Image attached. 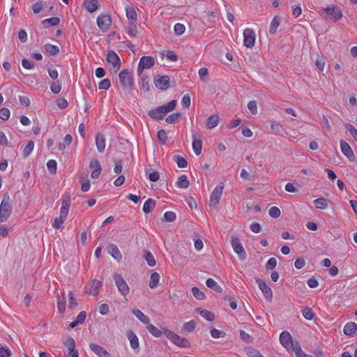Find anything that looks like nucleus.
Wrapping results in <instances>:
<instances>
[{
	"mask_svg": "<svg viewBox=\"0 0 357 357\" xmlns=\"http://www.w3.org/2000/svg\"><path fill=\"white\" fill-rule=\"evenodd\" d=\"M127 337L130 341V347L132 349L139 348V339L137 336L132 331H128L126 333Z\"/></svg>",
	"mask_w": 357,
	"mask_h": 357,
	"instance_id": "4be33fe9",
	"label": "nucleus"
},
{
	"mask_svg": "<svg viewBox=\"0 0 357 357\" xmlns=\"http://www.w3.org/2000/svg\"><path fill=\"white\" fill-rule=\"evenodd\" d=\"M61 89V84L59 81L54 82L50 85V90L54 94H58Z\"/></svg>",
	"mask_w": 357,
	"mask_h": 357,
	"instance_id": "8fccbe9b",
	"label": "nucleus"
},
{
	"mask_svg": "<svg viewBox=\"0 0 357 357\" xmlns=\"http://www.w3.org/2000/svg\"><path fill=\"white\" fill-rule=\"evenodd\" d=\"M340 148H341V151H342V153L346 157H347L351 161L354 160L355 158H354V151H352L351 146L347 142H345L344 140H341L340 141Z\"/></svg>",
	"mask_w": 357,
	"mask_h": 357,
	"instance_id": "a211bd4d",
	"label": "nucleus"
},
{
	"mask_svg": "<svg viewBox=\"0 0 357 357\" xmlns=\"http://www.w3.org/2000/svg\"><path fill=\"white\" fill-rule=\"evenodd\" d=\"M107 250L114 259H116L117 261H120L121 259V254L116 245L109 244L107 247Z\"/></svg>",
	"mask_w": 357,
	"mask_h": 357,
	"instance_id": "5701e85b",
	"label": "nucleus"
},
{
	"mask_svg": "<svg viewBox=\"0 0 357 357\" xmlns=\"http://www.w3.org/2000/svg\"><path fill=\"white\" fill-rule=\"evenodd\" d=\"M280 342L281 344L287 349L288 351L294 347V342L290 333L287 331H283L280 335Z\"/></svg>",
	"mask_w": 357,
	"mask_h": 357,
	"instance_id": "4468645a",
	"label": "nucleus"
},
{
	"mask_svg": "<svg viewBox=\"0 0 357 357\" xmlns=\"http://www.w3.org/2000/svg\"><path fill=\"white\" fill-rule=\"evenodd\" d=\"M195 327H196V322L194 320H190V321L186 322L185 324H184L183 328V330H185L189 333H191L195 330Z\"/></svg>",
	"mask_w": 357,
	"mask_h": 357,
	"instance_id": "09e8293b",
	"label": "nucleus"
},
{
	"mask_svg": "<svg viewBox=\"0 0 357 357\" xmlns=\"http://www.w3.org/2000/svg\"><path fill=\"white\" fill-rule=\"evenodd\" d=\"M303 317L307 320H312L314 316L312 310L309 307H305L302 310Z\"/></svg>",
	"mask_w": 357,
	"mask_h": 357,
	"instance_id": "a18cd8bd",
	"label": "nucleus"
},
{
	"mask_svg": "<svg viewBox=\"0 0 357 357\" xmlns=\"http://www.w3.org/2000/svg\"><path fill=\"white\" fill-rule=\"evenodd\" d=\"M43 7V2L38 1V2L35 3L34 4H33V6H32L33 12L35 14H38L42 10Z\"/></svg>",
	"mask_w": 357,
	"mask_h": 357,
	"instance_id": "69168bd1",
	"label": "nucleus"
},
{
	"mask_svg": "<svg viewBox=\"0 0 357 357\" xmlns=\"http://www.w3.org/2000/svg\"><path fill=\"white\" fill-rule=\"evenodd\" d=\"M132 313L143 324H149V322H150L149 318L146 315H145L140 310L134 309V310H132Z\"/></svg>",
	"mask_w": 357,
	"mask_h": 357,
	"instance_id": "bb28decb",
	"label": "nucleus"
},
{
	"mask_svg": "<svg viewBox=\"0 0 357 357\" xmlns=\"http://www.w3.org/2000/svg\"><path fill=\"white\" fill-rule=\"evenodd\" d=\"M174 161L176 162L177 165L180 168H184L186 167L188 165L187 160L183 158L182 156H180L178 155H176L174 156Z\"/></svg>",
	"mask_w": 357,
	"mask_h": 357,
	"instance_id": "37998d69",
	"label": "nucleus"
},
{
	"mask_svg": "<svg viewBox=\"0 0 357 357\" xmlns=\"http://www.w3.org/2000/svg\"><path fill=\"white\" fill-rule=\"evenodd\" d=\"M206 286L216 292H222V288L213 279L208 278L206 282Z\"/></svg>",
	"mask_w": 357,
	"mask_h": 357,
	"instance_id": "7c9ffc66",
	"label": "nucleus"
},
{
	"mask_svg": "<svg viewBox=\"0 0 357 357\" xmlns=\"http://www.w3.org/2000/svg\"><path fill=\"white\" fill-rule=\"evenodd\" d=\"M45 51L52 56L57 54L59 52V48L56 45L52 44H46L44 46Z\"/></svg>",
	"mask_w": 357,
	"mask_h": 357,
	"instance_id": "58836bf2",
	"label": "nucleus"
},
{
	"mask_svg": "<svg viewBox=\"0 0 357 357\" xmlns=\"http://www.w3.org/2000/svg\"><path fill=\"white\" fill-rule=\"evenodd\" d=\"M11 351L7 347H0V357H10Z\"/></svg>",
	"mask_w": 357,
	"mask_h": 357,
	"instance_id": "680f3d73",
	"label": "nucleus"
},
{
	"mask_svg": "<svg viewBox=\"0 0 357 357\" xmlns=\"http://www.w3.org/2000/svg\"><path fill=\"white\" fill-rule=\"evenodd\" d=\"M96 144L98 151L102 153L105 149V137L103 134L98 132L96 136Z\"/></svg>",
	"mask_w": 357,
	"mask_h": 357,
	"instance_id": "aec40b11",
	"label": "nucleus"
},
{
	"mask_svg": "<svg viewBox=\"0 0 357 357\" xmlns=\"http://www.w3.org/2000/svg\"><path fill=\"white\" fill-rule=\"evenodd\" d=\"M192 149L197 155H199L202 150V141L198 132L192 131Z\"/></svg>",
	"mask_w": 357,
	"mask_h": 357,
	"instance_id": "f3484780",
	"label": "nucleus"
},
{
	"mask_svg": "<svg viewBox=\"0 0 357 357\" xmlns=\"http://www.w3.org/2000/svg\"><path fill=\"white\" fill-rule=\"evenodd\" d=\"M164 218L167 222H173L176 219V214L173 211H167L164 214Z\"/></svg>",
	"mask_w": 357,
	"mask_h": 357,
	"instance_id": "0e129e2a",
	"label": "nucleus"
},
{
	"mask_svg": "<svg viewBox=\"0 0 357 357\" xmlns=\"http://www.w3.org/2000/svg\"><path fill=\"white\" fill-rule=\"evenodd\" d=\"M148 77L142 75L141 82H142V89L144 91H148L149 90Z\"/></svg>",
	"mask_w": 357,
	"mask_h": 357,
	"instance_id": "e2e57ef3",
	"label": "nucleus"
},
{
	"mask_svg": "<svg viewBox=\"0 0 357 357\" xmlns=\"http://www.w3.org/2000/svg\"><path fill=\"white\" fill-rule=\"evenodd\" d=\"M155 64V60L153 57L151 56H144L139 61L137 67V74L142 75V72L144 69H149L153 67Z\"/></svg>",
	"mask_w": 357,
	"mask_h": 357,
	"instance_id": "0eeeda50",
	"label": "nucleus"
},
{
	"mask_svg": "<svg viewBox=\"0 0 357 357\" xmlns=\"http://www.w3.org/2000/svg\"><path fill=\"white\" fill-rule=\"evenodd\" d=\"M126 33L130 37H136L137 33V27L136 24H135L134 22H130L126 27Z\"/></svg>",
	"mask_w": 357,
	"mask_h": 357,
	"instance_id": "e433bc0d",
	"label": "nucleus"
},
{
	"mask_svg": "<svg viewBox=\"0 0 357 357\" xmlns=\"http://www.w3.org/2000/svg\"><path fill=\"white\" fill-rule=\"evenodd\" d=\"M154 84L158 89L165 91L169 87L170 78L168 75H156Z\"/></svg>",
	"mask_w": 357,
	"mask_h": 357,
	"instance_id": "f8f14e48",
	"label": "nucleus"
},
{
	"mask_svg": "<svg viewBox=\"0 0 357 357\" xmlns=\"http://www.w3.org/2000/svg\"><path fill=\"white\" fill-rule=\"evenodd\" d=\"M33 147H34L33 142L29 141L22 151V155L24 158H26L29 157V155L32 152Z\"/></svg>",
	"mask_w": 357,
	"mask_h": 357,
	"instance_id": "ea45409f",
	"label": "nucleus"
},
{
	"mask_svg": "<svg viewBox=\"0 0 357 357\" xmlns=\"http://www.w3.org/2000/svg\"><path fill=\"white\" fill-rule=\"evenodd\" d=\"M248 108L252 114L257 113V105L255 100H251L248 103Z\"/></svg>",
	"mask_w": 357,
	"mask_h": 357,
	"instance_id": "052dcab7",
	"label": "nucleus"
},
{
	"mask_svg": "<svg viewBox=\"0 0 357 357\" xmlns=\"http://www.w3.org/2000/svg\"><path fill=\"white\" fill-rule=\"evenodd\" d=\"M89 167L93 170L102 169L100 162L97 159H93L91 160Z\"/></svg>",
	"mask_w": 357,
	"mask_h": 357,
	"instance_id": "338daca9",
	"label": "nucleus"
},
{
	"mask_svg": "<svg viewBox=\"0 0 357 357\" xmlns=\"http://www.w3.org/2000/svg\"><path fill=\"white\" fill-rule=\"evenodd\" d=\"M176 186L179 188H187L189 186V181L186 175H181L178 178Z\"/></svg>",
	"mask_w": 357,
	"mask_h": 357,
	"instance_id": "f704fd0d",
	"label": "nucleus"
},
{
	"mask_svg": "<svg viewBox=\"0 0 357 357\" xmlns=\"http://www.w3.org/2000/svg\"><path fill=\"white\" fill-rule=\"evenodd\" d=\"M126 16L128 20L135 21L137 20V13L133 7L127 8Z\"/></svg>",
	"mask_w": 357,
	"mask_h": 357,
	"instance_id": "49530a36",
	"label": "nucleus"
},
{
	"mask_svg": "<svg viewBox=\"0 0 357 357\" xmlns=\"http://www.w3.org/2000/svg\"><path fill=\"white\" fill-rule=\"evenodd\" d=\"M119 81L126 92H130L134 85L132 71L130 69L121 70L119 75Z\"/></svg>",
	"mask_w": 357,
	"mask_h": 357,
	"instance_id": "7ed1b4c3",
	"label": "nucleus"
},
{
	"mask_svg": "<svg viewBox=\"0 0 357 357\" xmlns=\"http://www.w3.org/2000/svg\"><path fill=\"white\" fill-rule=\"evenodd\" d=\"M176 106V101L173 100L169 102L167 105L160 106L156 109H151L149 112V116L155 120L162 119L165 114L175 109Z\"/></svg>",
	"mask_w": 357,
	"mask_h": 357,
	"instance_id": "f257e3e1",
	"label": "nucleus"
},
{
	"mask_svg": "<svg viewBox=\"0 0 357 357\" xmlns=\"http://www.w3.org/2000/svg\"><path fill=\"white\" fill-rule=\"evenodd\" d=\"M158 137L160 141H161L162 143H165L167 139V135L165 130H160L158 132Z\"/></svg>",
	"mask_w": 357,
	"mask_h": 357,
	"instance_id": "774afa93",
	"label": "nucleus"
},
{
	"mask_svg": "<svg viewBox=\"0 0 357 357\" xmlns=\"http://www.w3.org/2000/svg\"><path fill=\"white\" fill-rule=\"evenodd\" d=\"M147 331L154 337H160L163 333V330H160L151 324H147Z\"/></svg>",
	"mask_w": 357,
	"mask_h": 357,
	"instance_id": "2f4dec72",
	"label": "nucleus"
},
{
	"mask_svg": "<svg viewBox=\"0 0 357 357\" xmlns=\"http://www.w3.org/2000/svg\"><path fill=\"white\" fill-rule=\"evenodd\" d=\"M63 344L68 349L65 357H79L78 351L75 349V342L73 337H68Z\"/></svg>",
	"mask_w": 357,
	"mask_h": 357,
	"instance_id": "ddd939ff",
	"label": "nucleus"
},
{
	"mask_svg": "<svg viewBox=\"0 0 357 357\" xmlns=\"http://www.w3.org/2000/svg\"><path fill=\"white\" fill-rule=\"evenodd\" d=\"M268 213H269L270 216H271L272 218H277L280 217V215L281 214V211L278 207L272 206L269 209Z\"/></svg>",
	"mask_w": 357,
	"mask_h": 357,
	"instance_id": "864d4df0",
	"label": "nucleus"
},
{
	"mask_svg": "<svg viewBox=\"0 0 357 357\" xmlns=\"http://www.w3.org/2000/svg\"><path fill=\"white\" fill-rule=\"evenodd\" d=\"M199 314L208 321H211L214 320V314L207 310H200Z\"/></svg>",
	"mask_w": 357,
	"mask_h": 357,
	"instance_id": "de8ad7c7",
	"label": "nucleus"
},
{
	"mask_svg": "<svg viewBox=\"0 0 357 357\" xmlns=\"http://www.w3.org/2000/svg\"><path fill=\"white\" fill-rule=\"evenodd\" d=\"M12 211L10 204V197L5 195L0 204V222H5L9 218Z\"/></svg>",
	"mask_w": 357,
	"mask_h": 357,
	"instance_id": "20e7f679",
	"label": "nucleus"
},
{
	"mask_svg": "<svg viewBox=\"0 0 357 357\" xmlns=\"http://www.w3.org/2000/svg\"><path fill=\"white\" fill-rule=\"evenodd\" d=\"M155 206V201L149 198L144 204L143 211L145 213H150Z\"/></svg>",
	"mask_w": 357,
	"mask_h": 357,
	"instance_id": "473e14b6",
	"label": "nucleus"
},
{
	"mask_svg": "<svg viewBox=\"0 0 357 357\" xmlns=\"http://www.w3.org/2000/svg\"><path fill=\"white\" fill-rule=\"evenodd\" d=\"M10 112L8 108L4 107V108L0 109V119H1L3 120V121L8 120L10 117Z\"/></svg>",
	"mask_w": 357,
	"mask_h": 357,
	"instance_id": "6e6d98bb",
	"label": "nucleus"
},
{
	"mask_svg": "<svg viewBox=\"0 0 357 357\" xmlns=\"http://www.w3.org/2000/svg\"><path fill=\"white\" fill-rule=\"evenodd\" d=\"M70 206V197L69 196H66V197L63 198L62 204H61V206L60 211H66V212L68 213Z\"/></svg>",
	"mask_w": 357,
	"mask_h": 357,
	"instance_id": "c03bdc74",
	"label": "nucleus"
},
{
	"mask_svg": "<svg viewBox=\"0 0 357 357\" xmlns=\"http://www.w3.org/2000/svg\"><path fill=\"white\" fill-rule=\"evenodd\" d=\"M84 7L88 12L92 13L98 8L99 3L98 0H89L85 1Z\"/></svg>",
	"mask_w": 357,
	"mask_h": 357,
	"instance_id": "393cba45",
	"label": "nucleus"
},
{
	"mask_svg": "<svg viewBox=\"0 0 357 357\" xmlns=\"http://www.w3.org/2000/svg\"><path fill=\"white\" fill-rule=\"evenodd\" d=\"M113 279L115 282V284L118 288L119 291L121 293V294L123 296H126L130 291V288L126 282V280L123 278V277L118 274L114 273L113 275Z\"/></svg>",
	"mask_w": 357,
	"mask_h": 357,
	"instance_id": "39448f33",
	"label": "nucleus"
},
{
	"mask_svg": "<svg viewBox=\"0 0 357 357\" xmlns=\"http://www.w3.org/2000/svg\"><path fill=\"white\" fill-rule=\"evenodd\" d=\"M219 117L218 115H212L208 117L206 122V126L209 129H213L218 125Z\"/></svg>",
	"mask_w": 357,
	"mask_h": 357,
	"instance_id": "cd10ccee",
	"label": "nucleus"
},
{
	"mask_svg": "<svg viewBox=\"0 0 357 357\" xmlns=\"http://www.w3.org/2000/svg\"><path fill=\"white\" fill-rule=\"evenodd\" d=\"M290 352H294L296 357H302L303 355H305L298 341H295L294 347L291 349Z\"/></svg>",
	"mask_w": 357,
	"mask_h": 357,
	"instance_id": "a19ab883",
	"label": "nucleus"
},
{
	"mask_svg": "<svg viewBox=\"0 0 357 357\" xmlns=\"http://www.w3.org/2000/svg\"><path fill=\"white\" fill-rule=\"evenodd\" d=\"M320 12H324L326 14L331 15V20L334 22H337L342 17V13L340 8L335 5H332L326 8H322L320 10Z\"/></svg>",
	"mask_w": 357,
	"mask_h": 357,
	"instance_id": "6e6552de",
	"label": "nucleus"
},
{
	"mask_svg": "<svg viewBox=\"0 0 357 357\" xmlns=\"http://www.w3.org/2000/svg\"><path fill=\"white\" fill-rule=\"evenodd\" d=\"M102 286V282L97 280H93L91 282V285L89 287L88 291H86L88 294L96 296L99 293L100 288Z\"/></svg>",
	"mask_w": 357,
	"mask_h": 357,
	"instance_id": "412c9836",
	"label": "nucleus"
},
{
	"mask_svg": "<svg viewBox=\"0 0 357 357\" xmlns=\"http://www.w3.org/2000/svg\"><path fill=\"white\" fill-rule=\"evenodd\" d=\"M144 257L149 266L153 267L156 264L155 258L150 251L144 250Z\"/></svg>",
	"mask_w": 357,
	"mask_h": 357,
	"instance_id": "72a5a7b5",
	"label": "nucleus"
},
{
	"mask_svg": "<svg viewBox=\"0 0 357 357\" xmlns=\"http://www.w3.org/2000/svg\"><path fill=\"white\" fill-rule=\"evenodd\" d=\"M107 61L112 65L114 72H117L121 67L119 56L113 50H109L107 54Z\"/></svg>",
	"mask_w": 357,
	"mask_h": 357,
	"instance_id": "2eb2a0df",
	"label": "nucleus"
},
{
	"mask_svg": "<svg viewBox=\"0 0 357 357\" xmlns=\"http://www.w3.org/2000/svg\"><path fill=\"white\" fill-rule=\"evenodd\" d=\"M231 246L234 251L238 255L239 258L243 261L246 258V252L244 250L240 239L238 237H231Z\"/></svg>",
	"mask_w": 357,
	"mask_h": 357,
	"instance_id": "9d476101",
	"label": "nucleus"
},
{
	"mask_svg": "<svg viewBox=\"0 0 357 357\" xmlns=\"http://www.w3.org/2000/svg\"><path fill=\"white\" fill-rule=\"evenodd\" d=\"M277 265V260L274 257L270 258L268 261L266 263V268L267 270H273L275 268Z\"/></svg>",
	"mask_w": 357,
	"mask_h": 357,
	"instance_id": "4d7b16f0",
	"label": "nucleus"
},
{
	"mask_svg": "<svg viewBox=\"0 0 357 357\" xmlns=\"http://www.w3.org/2000/svg\"><path fill=\"white\" fill-rule=\"evenodd\" d=\"M86 317V312H84V311L80 312L79 314L77 315L76 319L74 320L73 321H72L69 324V326H68L69 328H73L75 326H78L79 324H82V323L84 322Z\"/></svg>",
	"mask_w": 357,
	"mask_h": 357,
	"instance_id": "b1692460",
	"label": "nucleus"
},
{
	"mask_svg": "<svg viewBox=\"0 0 357 357\" xmlns=\"http://www.w3.org/2000/svg\"><path fill=\"white\" fill-rule=\"evenodd\" d=\"M314 204L317 208L324 209L328 205V200L325 198H318L314 200Z\"/></svg>",
	"mask_w": 357,
	"mask_h": 357,
	"instance_id": "c9c22d12",
	"label": "nucleus"
},
{
	"mask_svg": "<svg viewBox=\"0 0 357 357\" xmlns=\"http://www.w3.org/2000/svg\"><path fill=\"white\" fill-rule=\"evenodd\" d=\"M280 17L279 16H275L271 22V25H270V28H269V32L271 34L274 35L276 33L277 29L280 25Z\"/></svg>",
	"mask_w": 357,
	"mask_h": 357,
	"instance_id": "c756f323",
	"label": "nucleus"
},
{
	"mask_svg": "<svg viewBox=\"0 0 357 357\" xmlns=\"http://www.w3.org/2000/svg\"><path fill=\"white\" fill-rule=\"evenodd\" d=\"M160 276L158 273L154 272L151 275L149 286L151 289L155 288L160 281Z\"/></svg>",
	"mask_w": 357,
	"mask_h": 357,
	"instance_id": "c85d7f7f",
	"label": "nucleus"
},
{
	"mask_svg": "<svg viewBox=\"0 0 357 357\" xmlns=\"http://www.w3.org/2000/svg\"><path fill=\"white\" fill-rule=\"evenodd\" d=\"M181 114L179 113V112H176V113H172V114H170L169 116H168L166 119H165V121L168 123H175L176 122H177L179 119L181 118Z\"/></svg>",
	"mask_w": 357,
	"mask_h": 357,
	"instance_id": "79ce46f5",
	"label": "nucleus"
},
{
	"mask_svg": "<svg viewBox=\"0 0 357 357\" xmlns=\"http://www.w3.org/2000/svg\"><path fill=\"white\" fill-rule=\"evenodd\" d=\"M60 22V19L58 17H52L48 19H46L42 22L45 26H53L59 24Z\"/></svg>",
	"mask_w": 357,
	"mask_h": 357,
	"instance_id": "4c0bfd02",
	"label": "nucleus"
},
{
	"mask_svg": "<svg viewBox=\"0 0 357 357\" xmlns=\"http://www.w3.org/2000/svg\"><path fill=\"white\" fill-rule=\"evenodd\" d=\"M346 128L354 139L357 142V130L351 124H347Z\"/></svg>",
	"mask_w": 357,
	"mask_h": 357,
	"instance_id": "13d9d810",
	"label": "nucleus"
},
{
	"mask_svg": "<svg viewBox=\"0 0 357 357\" xmlns=\"http://www.w3.org/2000/svg\"><path fill=\"white\" fill-rule=\"evenodd\" d=\"M111 86V82L109 79L102 80L98 84V89L102 90L108 89Z\"/></svg>",
	"mask_w": 357,
	"mask_h": 357,
	"instance_id": "bf43d9fd",
	"label": "nucleus"
},
{
	"mask_svg": "<svg viewBox=\"0 0 357 357\" xmlns=\"http://www.w3.org/2000/svg\"><path fill=\"white\" fill-rule=\"evenodd\" d=\"M357 331V324L355 322L347 323L343 329L344 333L347 335H352Z\"/></svg>",
	"mask_w": 357,
	"mask_h": 357,
	"instance_id": "a878e982",
	"label": "nucleus"
},
{
	"mask_svg": "<svg viewBox=\"0 0 357 357\" xmlns=\"http://www.w3.org/2000/svg\"><path fill=\"white\" fill-rule=\"evenodd\" d=\"M112 24V18L109 14H101L97 17V25L103 32H106Z\"/></svg>",
	"mask_w": 357,
	"mask_h": 357,
	"instance_id": "1a4fd4ad",
	"label": "nucleus"
},
{
	"mask_svg": "<svg viewBox=\"0 0 357 357\" xmlns=\"http://www.w3.org/2000/svg\"><path fill=\"white\" fill-rule=\"evenodd\" d=\"M257 283L258 284L259 289L262 291L264 297L268 300L271 301L273 298V292L269 286L261 279L257 278Z\"/></svg>",
	"mask_w": 357,
	"mask_h": 357,
	"instance_id": "dca6fc26",
	"label": "nucleus"
},
{
	"mask_svg": "<svg viewBox=\"0 0 357 357\" xmlns=\"http://www.w3.org/2000/svg\"><path fill=\"white\" fill-rule=\"evenodd\" d=\"M223 191V184L219 183L213 190L210 198V207L217 208Z\"/></svg>",
	"mask_w": 357,
	"mask_h": 357,
	"instance_id": "423d86ee",
	"label": "nucleus"
},
{
	"mask_svg": "<svg viewBox=\"0 0 357 357\" xmlns=\"http://www.w3.org/2000/svg\"><path fill=\"white\" fill-rule=\"evenodd\" d=\"M192 293L197 299L203 300L205 298L204 294L196 287L192 288Z\"/></svg>",
	"mask_w": 357,
	"mask_h": 357,
	"instance_id": "3c124183",
	"label": "nucleus"
},
{
	"mask_svg": "<svg viewBox=\"0 0 357 357\" xmlns=\"http://www.w3.org/2000/svg\"><path fill=\"white\" fill-rule=\"evenodd\" d=\"M89 347L99 357H110V354L102 347L95 343H91Z\"/></svg>",
	"mask_w": 357,
	"mask_h": 357,
	"instance_id": "6ab92c4d",
	"label": "nucleus"
},
{
	"mask_svg": "<svg viewBox=\"0 0 357 357\" xmlns=\"http://www.w3.org/2000/svg\"><path fill=\"white\" fill-rule=\"evenodd\" d=\"M174 30L176 35L181 36L185 32V26L183 24L176 23L174 25Z\"/></svg>",
	"mask_w": 357,
	"mask_h": 357,
	"instance_id": "603ef678",
	"label": "nucleus"
},
{
	"mask_svg": "<svg viewBox=\"0 0 357 357\" xmlns=\"http://www.w3.org/2000/svg\"><path fill=\"white\" fill-rule=\"evenodd\" d=\"M255 33L253 29L247 28L243 31V43L248 48H252L255 43Z\"/></svg>",
	"mask_w": 357,
	"mask_h": 357,
	"instance_id": "9b49d317",
	"label": "nucleus"
},
{
	"mask_svg": "<svg viewBox=\"0 0 357 357\" xmlns=\"http://www.w3.org/2000/svg\"><path fill=\"white\" fill-rule=\"evenodd\" d=\"M56 162L54 160H50L47 163V167L48 171L54 174L56 171Z\"/></svg>",
	"mask_w": 357,
	"mask_h": 357,
	"instance_id": "5fc2aeb1",
	"label": "nucleus"
},
{
	"mask_svg": "<svg viewBox=\"0 0 357 357\" xmlns=\"http://www.w3.org/2000/svg\"><path fill=\"white\" fill-rule=\"evenodd\" d=\"M162 330L163 334L166 337L175 345L182 348H189L190 347V342L188 339L178 335L174 332L166 328H162Z\"/></svg>",
	"mask_w": 357,
	"mask_h": 357,
	"instance_id": "f03ea898",
	"label": "nucleus"
}]
</instances>
